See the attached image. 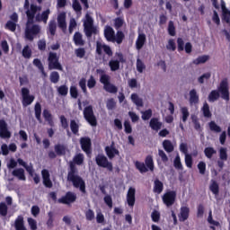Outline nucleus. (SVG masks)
I'll return each mask as SVG.
<instances>
[{
	"instance_id": "nucleus-1",
	"label": "nucleus",
	"mask_w": 230,
	"mask_h": 230,
	"mask_svg": "<svg viewBox=\"0 0 230 230\" xmlns=\"http://www.w3.org/2000/svg\"><path fill=\"white\" fill-rule=\"evenodd\" d=\"M84 161V155L81 153L77 154L74 157V162H70L69 172L67 174V181L73 183V186L76 189H80L83 194L86 193V185L84 180L78 174V170L75 166L82 165Z\"/></svg>"
},
{
	"instance_id": "nucleus-2",
	"label": "nucleus",
	"mask_w": 230,
	"mask_h": 230,
	"mask_svg": "<svg viewBox=\"0 0 230 230\" xmlns=\"http://www.w3.org/2000/svg\"><path fill=\"white\" fill-rule=\"evenodd\" d=\"M41 11V7L34 4H31V10L26 11L27 24L25 29V38L27 40L32 42L34 37L40 34V27L34 24V18L38 12ZM30 25H32L31 27Z\"/></svg>"
},
{
	"instance_id": "nucleus-3",
	"label": "nucleus",
	"mask_w": 230,
	"mask_h": 230,
	"mask_svg": "<svg viewBox=\"0 0 230 230\" xmlns=\"http://www.w3.org/2000/svg\"><path fill=\"white\" fill-rule=\"evenodd\" d=\"M221 94V99L226 102L230 101L229 84L227 78L221 80L217 90H212L208 96V102H215L219 100Z\"/></svg>"
},
{
	"instance_id": "nucleus-4",
	"label": "nucleus",
	"mask_w": 230,
	"mask_h": 230,
	"mask_svg": "<svg viewBox=\"0 0 230 230\" xmlns=\"http://www.w3.org/2000/svg\"><path fill=\"white\" fill-rule=\"evenodd\" d=\"M98 75H101L100 82L104 85V90L111 94H116L118 93V87L111 83V76L105 74V70L97 69Z\"/></svg>"
},
{
	"instance_id": "nucleus-5",
	"label": "nucleus",
	"mask_w": 230,
	"mask_h": 230,
	"mask_svg": "<svg viewBox=\"0 0 230 230\" xmlns=\"http://www.w3.org/2000/svg\"><path fill=\"white\" fill-rule=\"evenodd\" d=\"M135 167H137V170H138L140 173H146L148 170L154 172L155 164L153 156L151 155L146 156L145 163L139 161L135 162Z\"/></svg>"
},
{
	"instance_id": "nucleus-6",
	"label": "nucleus",
	"mask_w": 230,
	"mask_h": 230,
	"mask_svg": "<svg viewBox=\"0 0 230 230\" xmlns=\"http://www.w3.org/2000/svg\"><path fill=\"white\" fill-rule=\"evenodd\" d=\"M48 62H49V69L50 71L52 70L63 71V66L59 63V58L58 57L57 53L49 52Z\"/></svg>"
},
{
	"instance_id": "nucleus-7",
	"label": "nucleus",
	"mask_w": 230,
	"mask_h": 230,
	"mask_svg": "<svg viewBox=\"0 0 230 230\" xmlns=\"http://www.w3.org/2000/svg\"><path fill=\"white\" fill-rule=\"evenodd\" d=\"M95 163L99 167L108 169L109 172H113V164L105 155L98 154L95 157Z\"/></svg>"
},
{
	"instance_id": "nucleus-8",
	"label": "nucleus",
	"mask_w": 230,
	"mask_h": 230,
	"mask_svg": "<svg viewBox=\"0 0 230 230\" xmlns=\"http://www.w3.org/2000/svg\"><path fill=\"white\" fill-rule=\"evenodd\" d=\"M84 117L86 119V121L92 127H96L97 126V119H96V117L94 115L93 105H89V106L84 108Z\"/></svg>"
},
{
	"instance_id": "nucleus-9",
	"label": "nucleus",
	"mask_w": 230,
	"mask_h": 230,
	"mask_svg": "<svg viewBox=\"0 0 230 230\" xmlns=\"http://www.w3.org/2000/svg\"><path fill=\"white\" fill-rule=\"evenodd\" d=\"M116 57L119 59H111L109 63V66H110L111 72L119 71V68H120V63L121 64L126 63V59L124 58V55L121 52H117Z\"/></svg>"
},
{
	"instance_id": "nucleus-10",
	"label": "nucleus",
	"mask_w": 230,
	"mask_h": 230,
	"mask_svg": "<svg viewBox=\"0 0 230 230\" xmlns=\"http://www.w3.org/2000/svg\"><path fill=\"white\" fill-rule=\"evenodd\" d=\"M22 103L24 108L32 104L35 101V96L30 93V90L27 87L22 88Z\"/></svg>"
},
{
	"instance_id": "nucleus-11",
	"label": "nucleus",
	"mask_w": 230,
	"mask_h": 230,
	"mask_svg": "<svg viewBox=\"0 0 230 230\" xmlns=\"http://www.w3.org/2000/svg\"><path fill=\"white\" fill-rule=\"evenodd\" d=\"M177 192L175 190H169L164 193V196H162V201L164 202V205L170 208L175 204Z\"/></svg>"
},
{
	"instance_id": "nucleus-12",
	"label": "nucleus",
	"mask_w": 230,
	"mask_h": 230,
	"mask_svg": "<svg viewBox=\"0 0 230 230\" xmlns=\"http://www.w3.org/2000/svg\"><path fill=\"white\" fill-rule=\"evenodd\" d=\"M77 195L73 191H67L66 195L58 199V204L71 205L76 201Z\"/></svg>"
},
{
	"instance_id": "nucleus-13",
	"label": "nucleus",
	"mask_w": 230,
	"mask_h": 230,
	"mask_svg": "<svg viewBox=\"0 0 230 230\" xmlns=\"http://www.w3.org/2000/svg\"><path fill=\"white\" fill-rule=\"evenodd\" d=\"M82 150L90 156L92 155V139L89 137H83L80 139Z\"/></svg>"
},
{
	"instance_id": "nucleus-14",
	"label": "nucleus",
	"mask_w": 230,
	"mask_h": 230,
	"mask_svg": "<svg viewBox=\"0 0 230 230\" xmlns=\"http://www.w3.org/2000/svg\"><path fill=\"white\" fill-rule=\"evenodd\" d=\"M12 132L8 129V124L4 119H0V138L10 139Z\"/></svg>"
},
{
	"instance_id": "nucleus-15",
	"label": "nucleus",
	"mask_w": 230,
	"mask_h": 230,
	"mask_svg": "<svg viewBox=\"0 0 230 230\" xmlns=\"http://www.w3.org/2000/svg\"><path fill=\"white\" fill-rule=\"evenodd\" d=\"M50 13H51L50 9H47V10L43 11L41 13H36V14L34 16V22H38V23L43 22L44 24H47Z\"/></svg>"
},
{
	"instance_id": "nucleus-16",
	"label": "nucleus",
	"mask_w": 230,
	"mask_h": 230,
	"mask_svg": "<svg viewBox=\"0 0 230 230\" xmlns=\"http://www.w3.org/2000/svg\"><path fill=\"white\" fill-rule=\"evenodd\" d=\"M220 6L222 11L221 21L230 26V11L226 8V2L224 0H221Z\"/></svg>"
},
{
	"instance_id": "nucleus-17",
	"label": "nucleus",
	"mask_w": 230,
	"mask_h": 230,
	"mask_svg": "<svg viewBox=\"0 0 230 230\" xmlns=\"http://www.w3.org/2000/svg\"><path fill=\"white\" fill-rule=\"evenodd\" d=\"M58 28L63 31V33L66 34L67 31V24L66 13L65 12H62L58 15Z\"/></svg>"
},
{
	"instance_id": "nucleus-18",
	"label": "nucleus",
	"mask_w": 230,
	"mask_h": 230,
	"mask_svg": "<svg viewBox=\"0 0 230 230\" xmlns=\"http://www.w3.org/2000/svg\"><path fill=\"white\" fill-rule=\"evenodd\" d=\"M102 49L104 50V53L111 58L113 56V51L112 49H111V47L109 45H102L101 42H97V45H96V53L97 55L99 56H102Z\"/></svg>"
},
{
	"instance_id": "nucleus-19",
	"label": "nucleus",
	"mask_w": 230,
	"mask_h": 230,
	"mask_svg": "<svg viewBox=\"0 0 230 230\" xmlns=\"http://www.w3.org/2000/svg\"><path fill=\"white\" fill-rule=\"evenodd\" d=\"M105 152L110 160L115 158V156H119V150L116 148L114 142L111 146H105Z\"/></svg>"
},
{
	"instance_id": "nucleus-20",
	"label": "nucleus",
	"mask_w": 230,
	"mask_h": 230,
	"mask_svg": "<svg viewBox=\"0 0 230 230\" xmlns=\"http://www.w3.org/2000/svg\"><path fill=\"white\" fill-rule=\"evenodd\" d=\"M126 200L128 201V206H129V208H134L136 204V189L134 187H129V190H128Z\"/></svg>"
},
{
	"instance_id": "nucleus-21",
	"label": "nucleus",
	"mask_w": 230,
	"mask_h": 230,
	"mask_svg": "<svg viewBox=\"0 0 230 230\" xmlns=\"http://www.w3.org/2000/svg\"><path fill=\"white\" fill-rule=\"evenodd\" d=\"M41 174H42L44 186L48 189H51L53 187V182L51 181L49 170L43 169L41 172Z\"/></svg>"
},
{
	"instance_id": "nucleus-22",
	"label": "nucleus",
	"mask_w": 230,
	"mask_h": 230,
	"mask_svg": "<svg viewBox=\"0 0 230 230\" xmlns=\"http://www.w3.org/2000/svg\"><path fill=\"white\" fill-rule=\"evenodd\" d=\"M13 227L15 230H28L25 226L24 217L22 215H19L15 218Z\"/></svg>"
},
{
	"instance_id": "nucleus-23",
	"label": "nucleus",
	"mask_w": 230,
	"mask_h": 230,
	"mask_svg": "<svg viewBox=\"0 0 230 230\" xmlns=\"http://www.w3.org/2000/svg\"><path fill=\"white\" fill-rule=\"evenodd\" d=\"M115 31L111 26H106L104 30V37L108 42H115Z\"/></svg>"
},
{
	"instance_id": "nucleus-24",
	"label": "nucleus",
	"mask_w": 230,
	"mask_h": 230,
	"mask_svg": "<svg viewBox=\"0 0 230 230\" xmlns=\"http://www.w3.org/2000/svg\"><path fill=\"white\" fill-rule=\"evenodd\" d=\"M163 122H161L158 118H151V120H149V128H151L153 131L158 132L161 130Z\"/></svg>"
},
{
	"instance_id": "nucleus-25",
	"label": "nucleus",
	"mask_w": 230,
	"mask_h": 230,
	"mask_svg": "<svg viewBox=\"0 0 230 230\" xmlns=\"http://www.w3.org/2000/svg\"><path fill=\"white\" fill-rule=\"evenodd\" d=\"M180 222H185L190 217V208L183 206L180 208V215L178 216Z\"/></svg>"
},
{
	"instance_id": "nucleus-26",
	"label": "nucleus",
	"mask_w": 230,
	"mask_h": 230,
	"mask_svg": "<svg viewBox=\"0 0 230 230\" xmlns=\"http://www.w3.org/2000/svg\"><path fill=\"white\" fill-rule=\"evenodd\" d=\"M146 42V35L145 33L138 34V38H137V42H135V47L137 50H141Z\"/></svg>"
},
{
	"instance_id": "nucleus-27",
	"label": "nucleus",
	"mask_w": 230,
	"mask_h": 230,
	"mask_svg": "<svg viewBox=\"0 0 230 230\" xmlns=\"http://www.w3.org/2000/svg\"><path fill=\"white\" fill-rule=\"evenodd\" d=\"M164 189V183L159 179L155 180V183L153 185V192L160 195Z\"/></svg>"
},
{
	"instance_id": "nucleus-28",
	"label": "nucleus",
	"mask_w": 230,
	"mask_h": 230,
	"mask_svg": "<svg viewBox=\"0 0 230 230\" xmlns=\"http://www.w3.org/2000/svg\"><path fill=\"white\" fill-rule=\"evenodd\" d=\"M73 40H74L75 46L84 47L85 45V41L83 39V35L79 31H76L75 33Z\"/></svg>"
},
{
	"instance_id": "nucleus-29",
	"label": "nucleus",
	"mask_w": 230,
	"mask_h": 230,
	"mask_svg": "<svg viewBox=\"0 0 230 230\" xmlns=\"http://www.w3.org/2000/svg\"><path fill=\"white\" fill-rule=\"evenodd\" d=\"M189 102L190 103V105L192 104H198L199 102V96L197 93L196 89H192L190 90V92H189Z\"/></svg>"
},
{
	"instance_id": "nucleus-30",
	"label": "nucleus",
	"mask_w": 230,
	"mask_h": 230,
	"mask_svg": "<svg viewBox=\"0 0 230 230\" xmlns=\"http://www.w3.org/2000/svg\"><path fill=\"white\" fill-rule=\"evenodd\" d=\"M208 189L215 197L219 195L220 188L217 181L211 180Z\"/></svg>"
},
{
	"instance_id": "nucleus-31",
	"label": "nucleus",
	"mask_w": 230,
	"mask_h": 230,
	"mask_svg": "<svg viewBox=\"0 0 230 230\" xmlns=\"http://www.w3.org/2000/svg\"><path fill=\"white\" fill-rule=\"evenodd\" d=\"M13 176L18 178L20 181H26L23 168L14 169L12 172Z\"/></svg>"
},
{
	"instance_id": "nucleus-32",
	"label": "nucleus",
	"mask_w": 230,
	"mask_h": 230,
	"mask_svg": "<svg viewBox=\"0 0 230 230\" xmlns=\"http://www.w3.org/2000/svg\"><path fill=\"white\" fill-rule=\"evenodd\" d=\"M43 117H44L45 120L48 122L49 127L53 128L55 126L52 114L49 112V110L45 109L43 111Z\"/></svg>"
},
{
	"instance_id": "nucleus-33",
	"label": "nucleus",
	"mask_w": 230,
	"mask_h": 230,
	"mask_svg": "<svg viewBox=\"0 0 230 230\" xmlns=\"http://www.w3.org/2000/svg\"><path fill=\"white\" fill-rule=\"evenodd\" d=\"M162 146H164V150L167 152L168 154H171L174 151V146L171 140L165 139L164 142H162Z\"/></svg>"
},
{
	"instance_id": "nucleus-34",
	"label": "nucleus",
	"mask_w": 230,
	"mask_h": 230,
	"mask_svg": "<svg viewBox=\"0 0 230 230\" xmlns=\"http://www.w3.org/2000/svg\"><path fill=\"white\" fill-rule=\"evenodd\" d=\"M167 33H169V36L175 37L177 35L175 23L173 21H169V23L167 24Z\"/></svg>"
},
{
	"instance_id": "nucleus-35",
	"label": "nucleus",
	"mask_w": 230,
	"mask_h": 230,
	"mask_svg": "<svg viewBox=\"0 0 230 230\" xmlns=\"http://www.w3.org/2000/svg\"><path fill=\"white\" fill-rule=\"evenodd\" d=\"M201 111L204 118L210 119L212 117V113L210 111L209 104L205 102L203 103V106L201 108Z\"/></svg>"
},
{
	"instance_id": "nucleus-36",
	"label": "nucleus",
	"mask_w": 230,
	"mask_h": 230,
	"mask_svg": "<svg viewBox=\"0 0 230 230\" xmlns=\"http://www.w3.org/2000/svg\"><path fill=\"white\" fill-rule=\"evenodd\" d=\"M84 32L87 38H92L93 34L97 35L98 31L94 26H85Z\"/></svg>"
},
{
	"instance_id": "nucleus-37",
	"label": "nucleus",
	"mask_w": 230,
	"mask_h": 230,
	"mask_svg": "<svg viewBox=\"0 0 230 230\" xmlns=\"http://www.w3.org/2000/svg\"><path fill=\"white\" fill-rule=\"evenodd\" d=\"M131 102H133L137 107L142 108L144 106L143 99H141L137 93H131Z\"/></svg>"
},
{
	"instance_id": "nucleus-38",
	"label": "nucleus",
	"mask_w": 230,
	"mask_h": 230,
	"mask_svg": "<svg viewBox=\"0 0 230 230\" xmlns=\"http://www.w3.org/2000/svg\"><path fill=\"white\" fill-rule=\"evenodd\" d=\"M208 60H209V56L203 55L195 58L194 61H192V64H194L195 66H199V65L207 63Z\"/></svg>"
},
{
	"instance_id": "nucleus-39",
	"label": "nucleus",
	"mask_w": 230,
	"mask_h": 230,
	"mask_svg": "<svg viewBox=\"0 0 230 230\" xmlns=\"http://www.w3.org/2000/svg\"><path fill=\"white\" fill-rule=\"evenodd\" d=\"M214 155H217V150L214 147L208 146L204 148V155L208 159H212Z\"/></svg>"
},
{
	"instance_id": "nucleus-40",
	"label": "nucleus",
	"mask_w": 230,
	"mask_h": 230,
	"mask_svg": "<svg viewBox=\"0 0 230 230\" xmlns=\"http://www.w3.org/2000/svg\"><path fill=\"white\" fill-rule=\"evenodd\" d=\"M33 66H36L41 72L44 77L47 76V73L45 72L44 66L42 65L40 58H34Z\"/></svg>"
},
{
	"instance_id": "nucleus-41",
	"label": "nucleus",
	"mask_w": 230,
	"mask_h": 230,
	"mask_svg": "<svg viewBox=\"0 0 230 230\" xmlns=\"http://www.w3.org/2000/svg\"><path fill=\"white\" fill-rule=\"evenodd\" d=\"M34 111H35V118L37 120L41 123L42 119H41V104L40 102H36L35 107H34Z\"/></svg>"
},
{
	"instance_id": "nucleus-42",
	"label": "nucleus",
	"mask_w": 230,
	"mask_h": 230,
	"mask_svg": "<svg viewBox=\"0 0 230 230\" xmlns=\"http://www.w3.org/2000/svg\"><path fill=\"white\" fill-rule=\"evenodd\" d=\"M59 119H60V122H61L62 128L66 130L67 135L70 136L71 133L69 131V125H68L67 119L65 117V115H61L59 117Z\"/></svg>"
},
{
	"instance_id": "nucleus-43",
	"label": "nucleus",
	"mask_w": 230,
	"mask_h": 230,
	"mask_svg": "<svg viewBox=\"0 0 230 230\" xmlns=\"http://www.w3.org/2000/svg\"><path fill=\"white\" fill-rule=\"evenodd\" d=\"M70 128H71L72 133L75 136H77L79 134L80 126L75 121V119H71V121H70Z\"/></svg>"
},
{
	"instance_id": "nucleus-44",
	"label": "nucleus",
	"mask_w": 230,
	"mask_h": 230,
	"mask_svg": "<svg viewBox=\"0 0 230 230\" xmlns=\"http://www.w3.org/2000/svg\"><path fill=\"white\" fill-rule=\"evenodd\" d=\"M208 128L209 130L215 133H221L222 132V128L220 126H218L214 120H211L208 123Z\"/></svg>"
},
{
	"instance_id": "nucleus-45",
	"label": "nucleus",
	"mask_w": 230,
	"mask_h": 230,
	"mask_svg": "<svg viewBox=\"0 0 230 230\" xmlns=\"http://www.w3.org/2000/svg\"><path fill=\"white\" fill-rule=\"evenodd\" d=\"M55 152L57 155L62 156L66 155V146L61 144L55 145Z\"/></svg>"
},
{
	"instance_id": "nucleus-46",
	"label": "nucleus",
	"mask_w": 230,
	"mask_h": 230,
	"mask_svg": "<svg viewBox=\"0 0 230 230\" xmlns=\"http://www.w3.org/2000/svg\"><path fill=\"white\" fill-rule=\"evenodd\" d=\"M125 24V20L122 17H117L114 19V28L116 31H119Z\"/></svg>"
},
{
	"instance_id": "nucleus-47",
	"label": "nucleus",
	"mask_w": 230,
	"mask_h": 230,
	"mask_svg": "<svg viewBox=\"0 0 230 230\" xmlns=\"http://www.w3.org/2000/svg\"><path fill=\"white\" fill-rule=\"evenodd\" d=\"M57 31V22L55 20H51L49 23V34L54 37Z\"/></svg>"
},
{
	"instance_id": "nucleus-48",
	"label": "nucleus",
	"mask_w": 230,
	"mask_h": 230,
	"mask_svg": "<svg viewBox=\"0 0 230 230\" xmlns=\"http://www.w3.org/2000/svg\"><path fill=\"white\" fill-rule=\"evenodd\" d=\"M22 57L25 59H31V56H32V50L29 47V45H26L23 49H22Z\"/></svg>"
},
{
	"instance_id": "nucleus-49",
	"label": "nucleus",
	"mask_w": 230,
	"mask_h": 230,
	"mask_svg": "<svg viewBox=\"0 0 230 230\" xmlns=\"http://www.w3.org/2000/svg\"><path fill=\"white\" fill-rule=\"evenodd\" d=\"M181 121H183V123H186L190 117V111L188 107H181Z\"/></svg>"
},
{
	"instance_id": "nucleus-50",
	"label": "nucleus",
	"mask_w": 230,
	"mask_h": 230,
	"mask_svg": "<svg viewBox=\"0 0 230 230\" xmlns=\"http://www.w3.org/2000/svg\"><path fill=\"white\" fill-rule=\"evenodd\" d=\"M50 82L54 84H57L60 81V75L58 71H53L50 74Z\"/></svg>"
},
{
	"instance_id": "nucleus-51",
	"label": "nucleus",
	"mask_w": 230,
	"mask_h": 230,
	"mask_svg": "<svg viewBox=\"0 0 230 230\" xmlns=\"http://www.w3.org/2000/svg\"><path fill=\"white\" fill-rule=\"evenodd\" d=\"M197 168L199 170V173L200 175H205L206 174V170H207V164L205 162L200 161L197 164Z\"/></svg>"
},
{
	"instance_id": "nucleus-52",
	"label": "nucleus",
	"mask_w": 230,
	"mask_h": 230,
	"mask_svg": "<svg viewBox=\"0 0 230 230\" xmlns=\"http://www.w3.org/2000/svg\"><path fill=\"white\" fill-rule=\"evenodd\" d=\"M146 68L145 63L140 58H137V72L143 74Z\"/></svg>"
},
{
	"instance_id": "nucleus-53",
	"label": "nucleus",
	"mask_w": 230,
	"mask_h": 230,
	"mask_svg": "<svg viewBox=\"0 0 230 230\" xmlns=\"http://www.w3.org/2000/svg\"><path fill=\"white\" fill-rule=\"evenodd\" d=\"M73 9L77 14H81L83 7L78 0H73Z\"/></svg>"
},
{
	"instance_id": "nucleus-54",
	"label": "nucleus",
	"mask_w": 230,
	"mask_h": 230,
	"mask_svg": "<svg viewBox=\"0 0 230 230\" xmlns=\"http://www.w3.org/2000/svg\"><path fill=\"white\" fill-rule=\"evenodd\" d=\"M125 39V34L122 31H118L117 34L115 35V42H117L119 45L122 44L123 40Z\"/></svg>"
},
{
	"instance_id": "nucleus-55",
	"label": "nucleus",
	"mask_w": 230,
	"mask_h": 230,
	"mask_svg": "<svg viewBox=\"0 0 230 230\" xmlns=\"http://www.w3.org/2000/svg\"><path fill=\"white\" fill-rule=\"evenodd\" d=\"M153 116V111L151 109H147L142 111V120L146 121L149 120Z\"/></svg>"
},
{
	"instance_id": "nucleus-56",
	"label": "nucleus",
	"mask_w": 230,
	"mask_h": 230,
	"mask_svg": "<svg viewBox=\"0 0 230 230\" xmlns=\"http://www.w3.org/2000/svg\"><path fill=\"white\" fill-rule=\"evenodd\" d=\"M219 159L221 161H227L228 155H227V149L226 147H221L219 149Z\"/></svg>"
},
{
	"instance_id": "nucleus-57",
	"label": "nucleus",
	"mask_w": 230,
	"mask_h": 230,
	"mask_svg": "<svg viewBox=\"0 0 230 230\" xmlns=\"http://www.w3.org/2000/svg\"><path fill=\"white\" fill-rule=\"evenodd\" d=\"M49 219L47 220V226L49 228H53L54 226V212L49 211L48 213Z\"/></svg>"
},
{
	"instance_id": "nucleus-58",
	"label": "nucleus",
	"mask_w": 230,
	"mask_h": 230,
	"mask_svg": "<svg viewBox=\"0 0 230 230\" xmlns=\"http://www.w3.org/2000/svg\"><path fill=\"white\" fill-rule=\"evenodd\" d=\"M58 93L59 95L66 97L68 94V87L66 84L60 85L58 88Z\"/></svg>"
},
{
	"instance_id": "nucleus-59",
	"label": "nucleus",
	"mask_w": 230,
	"mask_h": 230,
	"mask_svg": "<svg viewBox=\"0 0 230 230\" xmlns=\"http://www.w3.org/2000/svg\"><path fill=\"white\" fill-rule=\"evenodd\" d=\"M16 27H17L16 22H13L12 21H8L5 24V30L10 31L11 32H15Z\"/></svg>"
},
{
	"instance_id": "nucleus-60",
	"label": "nucleus",
	"mask_w": 230,
	"mask_h": 230,
	"mask_svg": "<svg viewBox=\"0 0 230 230\" xmlns=\"http://www.w3.org/2000/svg\"><path fill=\"white\" fill-rule=\"evenodd\" d=\"M27 221H28V225H29L31 230L38 229V224H37L36 219H34L32 217H28Z\"/></svg>"
},
{
	"instance_id": "nucleus-61",
	"label": "nucleus",
	"mask_w": 230,
	"mask_h": 230,
	"mask_svg": "<svg viewBox=\"0 0 230 230\" xmlns=\"http://www.w3.org/2000/svg\"><path fill=\"white\" fill-rule=\"evenodd\" d=\"M8 212V207L5 202H0V216L6 217Z\"/></svg>"
},
{
	"instance_id": "nucleus-62",
	"label": "nucleus",
	"mask_w": 230,
	"mask_h": 230,
	"mask_svg": "<svg viewBox=\"0 0 230 230\" xmlns=\"http://www.w3.org/2000/svg\"><path fill=\"white\" fill-rule=\"evenodd\" d=\"M75 53L78 58L83 59L85 57L86 51L84 48H78L75 49Z\"/></svg>"
},
{
	"instance_id": "nucleus-63",
	"label": "nucleus",
	"mask_w": 230,
	"mask_h": 230,
	"mask_svg": "<svg viewBox=\"0 0 230 230\" xmlns=\"http://www.w3.org/2000/svg\"><path fill=\"white\" fill-rule=\"evenodd\" d=\"M79 86L81 87L83 93L84 95H87L88 94V91H87V87H86V79L85 78H82L80 81H79Z\"/></svg>"
},
{
	"instance_id": "nucleus-64",
	"label": "nucleus",
	"mask_w": 230,
	"mask_h": 230,
	"mask_svg": "<svg viewBox=\"0 0 230 230\" xmlns=\"http://www.w3.org/2000/svg\"><path fill=\"white\" fill-rule=\"evenodd\" d=\"M85 217H86L87 221H93V220H94L95 213L92 208H89L85 212Z\"/></svg>"
}]
</instances>
